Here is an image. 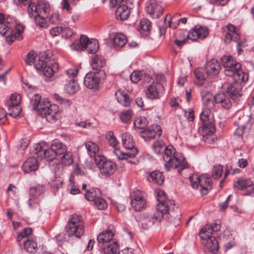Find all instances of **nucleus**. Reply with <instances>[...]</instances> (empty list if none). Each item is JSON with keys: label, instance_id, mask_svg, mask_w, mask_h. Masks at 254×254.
Returning <instances> with one entry per match:
<instances>
[{"label": "nucleus", "instance_id": "1", "mask_svg": "<svg viewBox=\"0 0 254 254\" xmlns=\"http://www.w3.org/2000/svg\"><path fill=\"white\" fill-rule=\"evenodd\" d=\"M157 199L158 203L155 212L150 214L144 213L140 216V222L142 228L144 229H147L152 226L155 221H160L163 218L168 219L169 210L174 209V200L168 199L163 190L158 191Z\"/></svg>", "mask_w": 254, "mask_h": 254}, {"label": "nucleus", "instance_id": "2", "mask_svg": "<svg viewBox=\"0 0 254 254\" xmlns=\"http://www.w3.org/2000/svg\"><path fill=\"white\" fill-rule=\"evenodd\" d=\"M44 145V142H41L34 146L33 150V171L38 169L39 160L44 159L51 161L65 151V145L57 140L54 141L48 148H45Z\"/></svg>", "mask_w": 254, "mask_h": 254}, {"label": "nucleus", "instance_id": "3", "mask_svg": "<svg viewBox=\"0 0 254 254\" xmlns=\"http://www.w3.org/2000/svg\"><path fill=\"white\" fill-rule=\"evenodd\" d=\"M33 109L50 123H55L59 117V106L52 104L47 98L41 99V96L38 94L34 95Z\"/></svg>", "mask_w": 254, "mask_h": 254}, {"label": "nucleus", "instance_id": "4", "mask_svg": "<svg viewBox=\"0 0 254 254\" xmlns=\"http://www.w3.org/2000/svg\"><path fill=\"white\" fill-rule=\"evenodd\" d=\"M163 158L165 162V168L166 171H169L171 168L178 169L179 173L188 167V163L181 153L176 152L175 148L172 145H169L164 151Z\"/></svg>", "mask_w": 254, "mask_h": 254}, {"label": "nucleus", "instance_id": "5", "mask_svg": "<svg viewBox=\"0 0 254 254\" xmlns=\"http://www.w3.org/2000/svg\"><path fill=\"white\" fill-rule=\"evenodd\" d=\"M221 61L226 68L224 73L226 75L232 76L234 80H248V75L242 71L241 64L234 60L232 56H223Z\"/></svg>", "mask_w": 254, "mask_h": 254}, {"label": "nucleus", "instance_id": "6", "mask_svg": "<svg viewBox=\"0 0 254 254\" xmlns=\"http://www.w3.org/2000/svg\"><path fill=\"white\" fill-rule=\"evenodd\" d=\"M215 106L212 108L206 107L199 115L201 125L199 127V131L203 135L212 134L215 131V127L214 124V117L212 111H216Z\"/></svg>", "mask_w": 254, "mask_h": 254}, {"label": "nucleus", "instance_id": "7", "mask_svg": "<svg viewBox=\"0 0 254 254\" xmlns=\"http://www.w3.org/2000/svg\"><path fill=\"white\" fill-rule=\"evenodd\" d=\"M123 146L128 151L124 152L120 149H116L114 153L120 160L127 159L133 158L137 153V149L135 147L134 141L132 135L127 132L121 135Z\"/></svg>", "mask_w": 254, "mask_h": 254}, {"label": "nucleus", "instance_id": "8", "mask_svg": "<svg viewBox=\"0 0 254 254\" xmlns=\"http://www.w3.org/2000/svg\"><path fill=\"white\" fill-rule=\"evenodd\" d=\"M66 232L69 237L80 238L84 234V222L80 215L73 214L65 227Z\"/></svg>", "mask_w": 254, "mask_h": 254}, {"label": "nucleus", "instance_id": "9", "mask_svg": "<svg viewBox=\"0 0 254 254\" xmlns=\"http://www.w3.org/2000/svg\"><path fill=\"white\" fill-rule=\"evenodd\" d=\"M34 12L33 10V16H34L35 23L40 28H46L48 24L46 18L50 11V4L46 1H39L35 6Z\"/></svg>", "mask_w": 254, "mask_h": 254}, {"label": "nucleus", "instance_id": "10", "mask_svg": "<svg viewBox=\"0 0 254 254\" xmlns=\"http://www.w3.org/2000/svg\"><path fill=\"white\" fill-rule=\"evenodd\" d=\"M190 180L192 188L198 189L200 187V192L202 195L207 194L212 188V180L207 175L199 176L197 174H193L190 176Z\"/></svg>", "mask_w": 254, "mask_h": 254}, {"label": "nucleus", "instance_id": "11", "mask_svg": "<svg viewBox=\"0 0 254 254\" xmlns=\"http://www.w3.org/2000/svg\"><path fill=\"white\" fill-rule=\"evenodd\" d=\"M224 31L226 32L225 42L227 44L230 43L232 41L237 42L236 47L238 50V55H241L243 52L242 48L245 47L247 45L246 40L244 39L239 42L240 39V36L236 27L232 24H228L225 27Z\"/></svg>", "mask_w": 254, "mask_h": 254}, {"label": "nucleus", "instance_id": "12", "mask_svg": "<svg viewBox=\"0 0 254 254\" xmlns=\"http://www.w3.org/2000/svg\"><path fill=\"white\" fill-rule=\"evenodd\" d=\"M211 229L208 227H203L199 232L201 243L206 248L215 254L219 248L218 242L215 237H211L210 234Z\"/></svg>", "mask_w": 254, "mask_h": 254}, {"label": "nucleus", "instance_id": "13", "mask_svg": "<svg viewBox=\"0 0 254 254\" xmlns=\"http://www.w3.org/2000/svg\"><path fill=\"white\" fill-rule=\"evenodd\" d=\"M254 123V116L243 115L238 121L235 123L238 127L234 132V135L238 137H242L245 130H250Z\"/></svg>", "mask_w": 254, "mask_h": 254}, {"label": "nucleus", "instance_id": "14", "mask_svg": "<svg viewBox=\"0 0 254 254\" xmlns=\"http://www.w3.org/2000/svg\"><path fill=\"white\" fill-rule=\"evenodd\" d=\"M130 203L135 211H139L145 208L146 205L145 194L139 190L133 191L130 194Z\"/></svg>", "mask_w": 254, "mask_h": 254}, {"label": "nucleus", "instance_id": "15", "mask_svg": "<svg viewBox=\"0 0 254 254\" xmlns=\"http://www.w3.org/2000/svg\"><path fill=\"white\" fill-rule=\"evenodd\" d=\"M164 87L162 84L159 82H154L146 87L145 95L147 98L150 100L159 99L163 94Z\"/></svg>", "mask_w": 254, "mask_h": 254}, {"label": "nucleus", "instance_id": "16", "mask_svg": "<svg viewBox=\"0 0 254 254\" xmlns=\"http://www.w3.org/2000/svg\"><path fill=\"white\" fill-rule=\"evenodd\" d=\"M106 75L104 77L98 73L90 71L86 73L84 79V84L89 89H97L101 80H104Z\"/></svg>", "mask_w": 254, "mask_h": 254}, {"label": "nucleus", "instance_id": "17", "mask_svg": "<svg viewBox=\"0 0 254 254\" xmlns=\"http://www.w3.org/2000/svg\"><path fill=\"white\" fill-rule=\"evenodd\" d=\"M234 81L226 85V92L232 100H236L239 99L242 95L241 82L245 81Z\"/></svg>", "mask_w": 254, "mask_h": 254}, {"label": "nucleus", "instance_id": "18", "mask_svg": "<svg viewBox=\"0 0 254 254\" xmlns=\"http://www.w3.org/2000/svg\"><path fill=\"white\" fill-rule=\"evenodd\" d=\"M23 240V247L28 253H32V228H26L19 233L17 237V241L20 242Z\"/></svg>", "mask_w": 254, "mask_h": 254}, {"label": "nucleus", "instance_id": "19", "mask_svg": "<svg viewBox=\"0 0 254 254\" xmlns=\"http://www.w3.org/2000/svg\"><path fill=\"white\" fill-rule=\"evenodd\" d=\"M145 9L151 17L158 18L162 14L164 7L156 0H150L146 2Z\"/></svg>", "mask_w": 254, "mask_h": 254}, {"label": "nucleus", "instance_id": "20", "mask_svg": "<svg viewBox=\"0 0 254 254\" xmlns=\"http://www.w3.org/2000/svg\"><path fill=\"white\" fill-rule=\"evenodd\" d=\"M208 34V29L205 26L197 25L190 30L188 33V37L195 41L197 39H204Z\"/></svg>", "mask_w": 254, "mask_h": 254}, {"label": "nucleus", "instance_id": "21", "mask_svg": "<svg viewBox=\"0 0 254 254\" xmlns=\"http://www.w3.org/2000/svg\"><path fill=\"white\" fill-rule=\"evenodd\" d=\"M105 60L102 56L95 55L92 59L91 66L92 69L95 70L94 72L98 73L102 76L104 77L106 74L105 71Z\"/></svg>", "mask_w": 254, "mask_h": 254}, {"label": "nucleus", "instance_id": "22", "mask_svg": "<svg viewBox=\"0 0 254 254\" xmlns=\"http://www.w3.org/2000/svg\"><path fill=\"white\" fill-rule=\"evenodd\" d=\"M127 42L126 36L121 33H113L110 35L108 43L111 46L117 48L123 47Z\"/></svg>", "mask_w": 254, "mask_h": 254}, {"label": "nucleus", "instance_id": "23", "mask_svg": "<svg viewBox=\"0 0 254 254\" xmlns=\"http://www.w3.org/2000/svg\"><path fill=\"white\" fill-rule=\"evenodd\" d=\"M16 22L10 17L6 18L3 14L0 13V34L4 35L6 32H9L15 27Z\"/></svg>", "mask_w": 254, "mask_h": 254}, {"label": "nucleus", "instance_id": "24", "mask_svg": "<svg viewBox=\"0 0 254 254\" xmlns=\"http://www.w3.org/2000/svg\"><path fill=\"white\" fill-rule=\"evenodd\" d=\"M213 102L215 104L219 105L223 109L228 110L232 106L230 97L226 94L220 93L213 97ZM215 107V106L214 105Z\"/></svg>", "mask_w": 254, "mask_h": 254}, {"label": "nucleus", "instance_id": "25", "mask_svg": "<svg viewBox=\"0 0 254 254\" xmlns=\"http://www.w3.org/2000/svg\"><path fill=\"white\" fill-rule=\"evenodd\" d=\"M162 134V129L159 126L155 125L151 127L145 129L141 131L140 136L145 141L149 139L154 138L156 136H160Z\"/></svg>", "mask_w": 254, "mask_h": 254}, {"label": "nucleus", "instance_id": "26", "mask_svg": "<svg viewBox=\"0 0 254 254\" xmlns=\"http://www.w3.org/2000/svg\"><path fill=\"white\" fill-rule=\"evenodd\" d=\"M205 68L208 75H215L219 73L221 65L217 60L212 59L206 62Z\"/></svg>", "mask_w": 254, "mask_h": 254}, {"label": "nucleus", "instance_id": "27", "mask_svg": "<svg viewBox=\"0 0 254 254\" xmlns=\"http://www.w3.org/2000/svg\"><path fill=\"white\" fill-rule=\"evenodd\" d=\"M113 6H117L116 11L117 19L125 20L128 18L130 14V10L127 4L122 3L118 5H114Z\"/></svg>", "mask_w": 254, "mask_h": 254}, {"label": "nucleus", "instance_id": "28", "mask_svg": "<svg viewBox=\"0 0 254 254\" xmlns=\"http://www.w3.org/2000/svg\"><path fill=\"white\" fill-rule=\"evenodd\" d=\"M88 42H89V39L87 37L84 35L81 36L79 40L74 41L71 45V48L72 50L83 51L87 47Z\"/></svg>", "mask_w": 254, "mask_h": 254}, {"label": "nucleus", "instance_id": "29", "mask_svg": "<svg viewBox=\"0 0 254 254\" xmlns=\"http://www.w3.org/2000/svg\"><path fill=\"white\" fill-rule=\"evenodd\" d=\"M104 254H116L119 250V246L115 241H112L101 246Z\"/></svg>", "mask_w": 254, "mask_h": 254}, {"label": "nucleus", "instance_id": "30", "mask_svg": "<svg viewBox=\"0 0 254 254\" xmlns=\"http://www.w3.org/2000/svg\"><path fill=\"white\" fill-rule=\"evenodd\" d=\"M114 233L111 230H106L100 233L97 237V241L99 244L103 245L109 243L112 241Z\"/></svg>", "mask_w": 254, "mask_h": 254}, {"label": "nucleus", "instance_id": "31", "mask_svg": "<svg viewBox=\"0 0 254 254\" xmlns=\"http://www.w3.org/2000/svg\"><path fill=\"white\" fill-rule=\"evenodd\" d=\"M116 168V165L114 162L107 160L100 170L102 175L110 176L114 173Z\"/></svg>", "mask_w": 254, "mask_h": 254}, {"label": "nucleus", "instance_id": "32", "mask_svg": "<svg viewBox=\"0 0 254 254\" xmlns=\"http://www.w3.org/2000/svg\"><path fill=\"white\" fill-rule=\"evenodd\" d=\"M79 85L74 79H71L64 87V90L69 94H73L78 91Z\"/></svg>", "mask_w": 254, "mask_h": 254}, {"label": "nucleus", "instance_id": "33", "mask_svg": "<svg viewBox=\"0 0 254 254\" xmlns=\"http://www.w3.org/2000/svg\"><path fill=\"white\" fill-rule=\"evenodd\" d=\"M21 31L18 30L17 32L14 31V28H12L9 32H6L3 36H5V41L8 44H11L16 38L18 40L21 39L20 35Z\"/></svg>", "mask_w": 254, "mask_h": 254}, {"label": "nucleus", "instance_id": "34", "mask_svg": "<svg viewBox=\"0 0 254 254\" xmlns=\"http://www.w3.org/2000/svg\"><path fill=\"white\" fill-rule=\"evenodd\" d=\"M72 153L67 152L65 146V151H64L61 154H59L58 158L60 159L61 162L64 165H70L73 163V158L72 157Z\"/></svg>", "mask_w": 254, "mask_h": 254}, {"label": "nucleus", "instance_id": "35", "mask_svg": "<svg viewBox=\"0 0 254 254\" xmlns=\"http://www.w3.org/2000/svg\"><path fill=\"white\" fill-rule=\"evenodd\" d=\"M147 179L151 180L159 185H162L164 182V177L161 172L159 171H154L151 172Z\"/></svg>", "mask_w": 254, "mask_h": 254}, {"label": "nucleus", "instance_id": "36", "mask_svg": "<svg viewBox=\"0 0 254 254\" xmlns=\"http://www.w3.org/2000/svg\"><path fill=\"white\" fill-rule=\"evenodd\" d=\"M85 196L87 200L94 201L97 196H101V191L98 188H92L86 191Z\"/></svg>", "mask_w": 254, "mask_h": 254}, {"label": "nucleus", "instance_id": "37", "mask_svg": "<svg viewBox=\"0 0 254 254\" xmlns=\"http://www.w3.org/2000/svg\"><path fill=\"white\" fill-rule=\"evenodd\" d=\"M201 98L203 102L205 104V107H208L212 108L214 107V103L212 99V95L206 90H203L201 92Z\"/></svg>", "mask_w": 254, "mask_h": 254}, {"label": "nucleus", "instance_id": "38", "mask_svg": "<svg viewBox=\"0 0 254 254\" xmlns=\"http://www.w3.org/2000/svg\"><path fill=\"white\" fill-rule=\"evenodd\" d=\"M85 146L88 154L91 156H95L99 152V148L98 146L93 141H88L86 142Z\"/></svg>", "mask_w": 254, "mask_h": 254}, {"label": "nucleus", "instance_id": "39", "mask_svg": "<svg viewBox=\"0 0 254 254\" xmlns=\"http://www.w3.org/2000/svg\"><path fill=\"white\" fill-rule=\"evenodd\" d=\"M116 96L118 102L124 106L127 107L130 105V100L127 94L119 91L116 93Z\"/></svg>", "mask_w": 254, "mask_h": 254}, {"label": "nucleus", "instance_id": "40", "mask_svg": "<svg viewBox=\"0 0 254 254\" xmlns=\"http://www.w3.org/2000/svg\"><path fill=\"white\" fill-rule=\"evenodd\" d=\"M253 185V182L250 180L241 179L234 183V187L239 190H244Z\"/></svg>", "mask_w": 254, "mask_h": 254}, {"label": "nucleus", "instance_id": "41", "mask_svg": "<svg viewBox=\"0 0 254 254\" xmlns=\"http://www.w3.org/2000/svg\"><path fill=\"white\" fill-rule=\"evenodd\" d=\"M166 147L163 140L156 141L152 145L153 150L156 154L163 153Z\"/></svg>", "mask_w": 254, "mask_h": 254}, {"label": "nucleus", "instance_id": "42", "mask_svg": "<svg viewBox=\"0 0 254 254\" xmlns=\"http://www.w3.org/2000/svg\"><path fill=\"white\" fill-rule=\"evenodd\" d=\"M86 48L89 54H93L96 53L99 48V44L96 40L93 39L91 41L89 40Z\"/></svg>", "mask_w": 254, "mask_h": 254}, {"label": "nucleus", "instance_id": "43", "mask_svg": "<svg viewBox=\"0 0 254 254\" xmlns=\"http://www.w3.org/2000/svg\"><path fill=\"white\" fill-rule=\"evenodd\" d=\"M106 137L108 140L109 144L115 148V150L117 149L116 147L119 144V141L115 136L114 132L113 131H109L107 132L106 135Z\"/></svg>", "mask_w": 254, "mask_h": 254}, {"label": "nucleus", "instance_id": "44", "mask_svg": "<svg viewBox=\"0 0 254 254\" xmlns=\"http://www.w3.org/2000/svg\"><path fill=\"white\" fill-rule=\"evenodd\" d=\"M8 107V115L11 117L14 118L18 116L21 111V108L19 107V105H7Z\"/></svg>", "mask_w": 254, "mask_h": 254}, {"label": "nucleus", "instance_id": "45", "mask_svg": "<svg viewBox=\"0 0 254 254\" xmlns=\"http://www.w3.org/2000/svg\"><path fill=\"white\" fill-rule=\"evenodd\" d=\"M33 64H34L35 69L39 73H41L42 70L46 65L45 63L42 60L39 58L37 60V58L35 57L34 54L33 52Z\"/></svg>", "mask_w": 254, "mask_h": 254}, {"label": "nucleus", "instance_id": "46", "mask_svg": "<svg viewBox=\"0 0 254 254\" xmlns=\"http://www.w3.org/2000/svg\"><path fill=\"white\" fill-rule=\"evenodd\" d=\"M148 124V121L145 117L138 118L133 123L134 127L140 129H143V130Z\"/></svg>", "mask_w": 254, "mask_h": 254}, {"label": "nucleus", "instance_id": "47", "mask_svg": "<svg viewBox=\"0 0 254 254\" xmlns=\"http://www.w3.org/2000/svg\"><path fill=\"white\" fill-rule=\"evenodd\" d=\"M151 23L147 19H142L140 22L139 30L143 32H147L151 29Z\"/></svg>", "mask_w": 254, "mask_h": 254}, {"label": "nucleus", "instance_id": "48", "mask_svg": "<svg viewBox=\"0 0 254 254\" xmlns=\"http://www.w3.org/2000/svg\"><path fill=\"white\" fill-rule=\"evenodd\" d=\"M21 100V97L19 94L14 93L11 94L9 99L7 101L6 104L13 105H19Z\"/></svg>", "mask_w": 254, "mask_h": 254}, {"label": "nucleus", "instance_id": "49", "mask_svg": "<svg viewBox=\"0 0 254 254\" xmlns=\"http://www.w3.org/2000/svg\"><path fill=\"white\" fill-rule=\"evenodd\" d=\"M17 5H28V12L30 17H32V0H14Z\"/></svg>", "mask_w": 254, "mask_h": 254}, {"label": "nucleus", "instance_id": "50", "mask_svg": "<svg viewBox=\"0 0 254 254\" xmlns=\"http://www.w3.org/2000/svg\"><path fill=\"white\" fill-rule=\"evenodd\" d=\"M223 167L222 165H218L214 166L212 172V176L215 179L219 178L222 175Z\"/></svg>", "mask_w": 254, "mask_h": 254}, {"label": "nucleus", "instance_id": "51", "mask_svg": "<svg viewBox=\"0 0 254 254\" xmlns=\"http://www.w3.org/2000/svg\"><path fill=\"white\" fill-rule=\"evenodd\" d=\"M132 112L130 110H126L122 112L120 114V119L124 123H128L130 122L132 117Z\"/></svg>", "mask_w": 254, "mask_h": 254}, {"label": "nucleus", "instance_id": "52", "mask_svg": "<svg viewBox=\"0 0 254 254\" xmlns=\"http://www.w3.org/2000/svg\"><path fill=\"white\" fill-rule=\"evenodd\" d=\"M94 156L96 165L100 169L107 160L103 155L96 154Z\"/></svg>", "mask_w": 254, "mask_h": 254}, {"label": "nucleus", "instance_id": "53", "mask_svg": "<svg viewBox=\"0 0 254 254\" xmlns=\"http://www.w3.org/2000/svg\"><path fill=\"white\" fill-rule=\"evenodd\" d=\"M131 81L133 83H137L143 79L142 72L140 71H134L130 75Z\"/></svg>", "mask_w": 254, "mask_h": 254}, {"label": "nucleus", "instance_id": "54", "mask_svg": "<svg viewBox=\"0 0 254 254\" xmlns=\"http://www.w3.org/2000/svg\"><path fill=\"white\" fill-rule=\"evenodd\" d=\"M22 168L25 173H29L32 171V157H29L23 163Z\"/></svg>", "mask_w": 254, "mask_h": 254}, {"label": "nucleus", "instance_id": "55", "mask_svg": "<svg viewBox=\"0 0 254 254\" xmlns=\"http://www.w3.org/2000/svg\"><path fill=\"white\" fill-rule=\"evenodd\" d=\"M101 196H97V198L93 202L99 209L102 210L106 208L107 203L105 200Z\"/></svg>", "mask_w": 254, "mask_h": 254}, {"label": "nucleus", "instance_id": "56", "mask_svg": "<svg viewBox=\"0 0 254 254\" xmlns=\"http://www.w3.org/2000/svg\"><path fill=\"white\" fill-rule=\"evenodd\" d=\"M201 70V69H197L194 71V75L196 78L198 80L197 84L199 85L202 84V82L206 79L205 74Z\"/></svg>", "mask_w": 254, "mask_h": 254}, {"label": "nucleus", "instance_id": "57", "mask_svg": "<svg viewBox=\"0 0 254 254\" xmlns=\"http://www.w3.org/2000/svg\"><path fill=\"white\" fill-rule=\"evenodd\" d=\"M42 72L45 77L51 78L54 76L55 71L53 68L50 66H47L46 65L42 70L41 73Z\"/></svg>", "mask_w": 254, "mask_h": 254}, {"label": "nucleus", "instance_id": "58", "mask_svg": "<svg viewBox=\"0 0 254 254\" xmlns=\"http://www.w3.org/2000/svg\"><path fill=\"white\" fill-rule=\"evenodd\" d=\"M204 227H208L211 229L210 234L212 235L213 232H217L220 229V223L219 220L215 221L213 225H206Z\"/></svg>", "mask_w": 254, "mask_h": 254}, {"label": "nucleus", "instance_id": "59", "mask_svg": "<svg viewBox=\"0 0 254 254\" xmlns=\"http://www.w3.org/2000/svg\"><path fill=\"white\" fill-rule=\"evenodd\" d=\"M184 116L189 121L192 122L194 119V111L191 109H189L188 111H186L184 113Z\"/></svg>", "mask_w": 254, "mask_h": 254}, {"label": "nucleus", "instance_id": "60", "mask_svg": "<svg viewBox=\"0 0 254 254\" xmlns=\"http://www.w3.org/2000/svg\"><path fill=\"white\" fill-rule=\"evenodd\" d=\"M61 21V16L59 13L53 14L49 18V22L52 24L58 23Z\"/></svg>", "mask_w": 254, "mask_h": 254}, {"label": "nucleus", "instance_id": "61", "mask_svg": "<svg viewBox=\"0 0 254 254\" xmlns=\"http://www.w3.org/2000/svg\"><path fill=\"white\" fill-rule=\"evenodd\" d=\"M92 124L90 122L88 121H81L79 122H76L75 123V125L77 127H81L82 128H89L92 126Z\"/></svg>", "mask_w": 254, "mask_h": 254}, {"label": "nucleus", "instance_id": "62", "mask_svg": "<svg viewBox=\"0 0 254 254\" xmlns=\"http://www.w3.org/2000/svg\"><path fill=\"white\" fill-rule=\"evenodd\" d=\"M30 139L27 138L21 139L20 140L18 147L22 150L25 149L29 144Z\"/></svg>", "mask_w": 254, "mask_h": 254}, {"label": "nucleus", "instance_id": "63", "mask_svg": "<svg viewBox=\"0 0 254 254\" xmlns=\"http://www.w3.org/2000/svg\"><path fill=\"white\" fill-rule=\"evenodd\" d=\"M78 72V70L77 68H69L66 71V74L69 78L73 79L75 77Z\"/></svg>", "mask_w": 254, "mask_h": 254}, {"label": "nucleus", "instance_id": "64", "mask_svg": "<svg viewBox=\"0 0 254 254\" xmlns=\"http://www.w3.org/2000/svg\"><path fill=\"white\" fill-rule=\"evenodd\" d=\"M63 28L61 26H56L50 30V34L53 36H57L62 32Z\"/></svg>", "mask_w": 254, "mask_h": 254}]
</instances>
